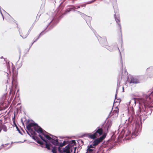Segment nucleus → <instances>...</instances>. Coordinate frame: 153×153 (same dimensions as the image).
<instances>
[{
  "label": "nucleus",
  "instance_id": "obj_1",
  "mask_svg": "<svg viewBox=\"0 0 153 153\" xmlns=\"http://www.w3.org/2000/svg\"><path fill=\"white\" fill-rule=\"evenodd\" d=\"M134 99L135 104H136V101H138V103H139V104L143 103V104L145 108V110H144V111L146 112V109L147 108L153 107L152 105V100L151 97L149 96L148 97L146 100H145L144 99L138 98H134Z\"/></svg>",
  "mask_w": 153,
  "mask_h": 153
},
{
  "label": "nucleus",
  "instance_id": "obj_6",
  "mask_svg": "<svg viewBox=\"0 0 153 153\" xmlns=\"http://www.w3.org/2000/svg\"><path fill=\"white\" fill-rule=\"evenodd\" d=\"M35 125H36V123H30L26 126L27 129L29 132H30L32 135H35L36 134V132L31 128L32 127H34Z\"/></svg>",
  "mask_w": 153,
  "mask_h": 153
},
{
  "label": "nucleus",
  "instance_id": "obj_34",
  "mask_svg": "<svg viewBox=\"0 0 153 153\" xmlns=\"http://www.w3.org/2000/svg\"><path fill=\"white\" fill-rule=\"evenodd\" d=\"M81 6L82 7H83V6H82V5Z\"/></svg>",
  "mask_w": 153,
  "mask_h": 153
},
{
  "label": "nucleus",
  "instance_id": "obj_11",
  "mask_svg": "<svg viewBox=\"0 0 153 153\" xmlns=\"http://www.w3.org/2000/svg\"><path fill=\"white\" fill-rule=\"evenodd\" d=\"M71 147L69 144L67 145L63 149L62 152L66 153H70V149Z\"/></svg>",
  "mask_w": 153,
  "mask_h": 153
},
{
  "label": "nucleus",
  "instance_id": "obj_27",
  "mask_svg": "<svg viewBox=\"0 0 153 153\" xmlns=\"http://www.w3.org/2000/svg\"><path fill=\"white\" fill-rule=\"evenodd\" d=\"M27 134L30 136V133H29V132L27 131Z\"/></svg>",
  "mask_w": 153,
  "mask_h": 153
},
{
  "label": "nucleus",
  "instance_id": "obj_12",
  "mask_svg": "<svg viewBox=\"0 0 153 153\" xmlns=\"http://www.w3.org/2000/svg\"><path fill=\"white\" fill-rule=\"evenodd\" d=\"M33 128L36 132L39 133L42 131V128L39 126L36 123V125L34 126Z\"/></svg>",
  "mask_w": 153,
  "mask_h": 153
},
{
  "label": "nucleus",
  "instance_id": "obj_3",
  "mask_svg": "<svg viewBox=\"0 0 153 153\" xmlns=\"http://www.w3.org/2000/svg\"><path fill=\"white\" fill-rule=\"evenodd\" d=\"M39 136L42 140L46 143L45 147L48 150H50L51 149L50 147L52 148L53 149H52V152L53 153H56V147L55 146L53 147L50 143H48V141L45 140L41 135L39 134Z\"/></svg>",
  "mask_w": 153,
  "mask_h": 153
},
{
  "label": "nucleus",
  "instance_id": "obj_17",
  "mask_svg": "<svg viewBox=\"0 0 153 153\" xmlns=\"http://www.w3.org/2000/svg\"><path fill=\"white\" fill-rule=\"evenodd\" d=\"M50 135L51 136H52V137H51V139L50 140H58L57 139V137H56L55 136H53L51 134H50Z\"/></svg>",
  "mask_w": 153,
  "mask_h": 153
},
{
  "label": "nucleus",
  "instance_id": "obj_4",
  "mask_svg": "<svg viewBox=\"0 0 153 153\" xmlns=\"http://www.w3.org/2000/svg\"><path fill=\"white\" fill-rule=\"evenodd\" d=\"M106 137V134H103L102 136L99 138H96L93 142V144H91L94 147H95L100 142H102L105 138Z\"/></svg>",
  "mask_w": 153,
  "mask_h": 153
},
{
  "label": "nucleus",
  "instance_id": "obj_5",
  "mask_svg": "<svg viewBox=\"0 0 153 153\" xmlns=\"http://www.w3.org/2000/svg\"><path fill=\"white\" fill-rule=\"evenodd\" d=\"M114 17L115 18V19L117 23L118 24V26L117 29V30L118 31V32L119 33V37L120 38H122V31H121V27L120 24V18L119 17L117 18H116V15H114Z\"/></svg>",
  "mask_w": 153,
  "mask_h": 153
},
{
  "label": "nucleus",
  "instance_id": "obj_20",
  "mask_svg": "<svg viewBox=\"0 0 153 153\" xmlns=\"http://www.w3.org/2000/svg\"><path fill=\"white\" fill-rule=\"evenodd\" d=\"M71 144H75V143H76V142H75V140H72L71 141Z\"/></svg>",
  "mask_w": 153,
  "mask_h": 153
},
{
  "label": "nucleus",
  "instance_id": "obj_15",
  "mask_svg": "<svg viewBox=\"0 0 153 153\" xmlns=\"http://www.w3.org/2000/svg\"><path fill=\"white\" fill-rule=\"evenodd\" d=\"M49 140L50 142L55 146H59V143L58 142V140Z\"/></svg>",
  "mask_w": 153,
  "mask_h": 153
},
{
  "label": "nucleus",
  "instance_id": "obj_13",
  "mask_svg": "<svg viewBox=\"0 0 153 153\" xmlns=\"http://www.w3.org/2000/svg\"><path fill=\"white\" fill-rule=\"evenodd\" d=\"M40 133H42L48 140L51 139V137L47 134L48 133L42 129V131Z\"/></svg>",
  "mask_w": 153,
  "mask_h": 153
},
{
  "label": "nucleus",
  "instance_id": "obj_8",
  "mask_svg": "<svg viewBox=\"0 0 153 153\" xmlns=\"http://www.w3.org/2000/svg\"><path fill=\"white\" fill-rule=\"evenodd\" d=\"M95 147H94L92 145H88L87 149V152L88 153H93L95 152Z\"/></svg>",
  "mask_w": 153,
  "mask_h": 153
},
{
  "label": "nucleus",
  "instance_id": "obj_21",
  "mask_svg": "<svg viewBox=\"0 0 153 153\" xmlns=\"http://www.w3.org/2000/svg\"><path fill=\"white\" fill-rule=\"evenodd\" d=\"M58 151L59 152H62V151L61 149V148L60 147H58Z\"/></svg>",
  "mask_w": 153,
  "mask_h": 153
},
{
  "label": "nucleus",
  "instance_id": "obj_22",
  "mask_svg": "<svg viewBox=\"0 0 153 153\" xmlns=\"http://www.w3.org/2000/svg\"><path fill=\"white\" fill-rule=\"evenodd\" d=\"M71 9H70V8H69V9H67L66 11H65V12L66 13H67V12H69L71 10Z\"/></svg>",
  "mask_w": 153,
  "mask_h": 153
},
{
  "label": "nucleus",
  "instance_id": "obj_26",
  "mask_svg": "<svg viewBox=\"0 0 153 153\" xmlns=\"http://www.w3.org/2000/svg\"><path fill=\"white\" fill-rule=\"evenodd\" d=\"M108 49L109 50V51H112V49H110V48H108Z\"/></svg>",
  "mask_w": 153,
  "mask_h": 153
},
{
  "label": "nucleus",
  "instance_id": "obj_7",
  "mask_svg": "<svg viewBox=\"0 0 153 153\" xmlns=\"http://www.w3.org/2000/svg\"><path fill=\"white\" fill-rule=\"evenodd\" d=\"M19 33L21 36L23 38H26L29 34V33L24 30L20 31Z\"/></svg>",
  "mask_w": 153,
  "mask_h": 153
},
{
  "label": "nucleus",
  "instance_id": "obj_29",
  "mask_svg": "<svg viewBox=\"0 0 153 153\" xmlns=\"http://www.w3.org/2000/svg\"><path fill=\"white\" fill-rule=\"evenodd\" d=\"M152 95H153V91L151 92Z\"/></svg>",
  "mask_w": 153,
  "mask_h": 153
},
{
  "label": "nucleus",
  "instance_id": "obj_10",
  "mask_svg": "<svg viewBox=\"0 0 153 153\" xmlns=\"http://www.w3.org/2000/svg\"><path fill=\"white\" fill-rule=\"evenodd\" d=\"M32 136V138L38 144H39L42 145L41 146L43 147L42 145L44 144L43 142L41 141L37 137L34 136L35 135H33Z\"/></svg>",
  "mask_w": 153,
  "mask_h": 153
},
{
  "label": "nucleus",
  "instance_id": "obj_9",
  "mask_svg": "<svg viewBox=\"0 0 153 153\" xmlns=\"http://www.w3.org/2000/svg\"><path fill=\"white\" fill-rule=\"evenodd\" d=\"M130 79L128 81L130 84H137L140 83L139 80L136 78L132 77L130 78Z\"/></svg>",
  "mask_w": 153,
  "mask_h": 153
},
{
  "label": "nucleus",
  "instance_id": "obj_28",
  "mask_svg": "<svg viewBox=\"0 0 153 153\" xmlns=\"http://www.w3.org/2000/svg\"><path fill=\"white\" fill-rule=\"evenodd\" d=\"M76 7L77 8H79L80 7V6H76Z\"/></svg>",
  "mask_w": 153,
  "mask_h": 153
},
{
  "label": "nucleus",
  "instance_id": "obj_24",
  "mask_svg": "<svg viewBox=\"0 0 153 153\" xmlns=\"http://www.w3.org/2000/svg\"><path fill=\"white\" fill-rule=\"evenodd\" d=\"M16 128L17 129V130L18 131H19V129L18 128V126H16Z\"/></svg>",
  "mask_w": 153,
  "mask_h": 153
},
{
  "label": "nucleus",
  "instance_id": "obj_14",
  "mask_svg": "<svg viewBox=\"0 0 153 153\" xmlns=\"http://www.w3.org/2000/svg\"><path fill=\"white\" fill-rule=\"evenodd\" d=\"M119 111V109L117 106L112 112V115H114L115 116L117 117Z\"/></svg>",
  "mask_w": 153,
  "mask_h": 153
},
{
  "label": "nucleus",
  "instance_id": "obj_31",
  "mask_svg": "<svg viewBox=\"0 0 153 153\" xmlns=\"http://www.w3.org/2000/svg\"><path fill=\"white\" fill-rule=\"evenodd\" d=\"M107 42V40H106V38H105L104 39Z\"/></svg>",
  "mask_w": 153,
  "mask_h": 153
},
{
  "label": "nucleus",
  "instance_id": "obj_30",
  "mask_svg": "<svg viewBox=\"0 0 153 153\" xmlns=\"http://www.w3.org/2000/svg\"><path fill=\"white\" fill-rule=\"evenodd\" d=\"M140 109V108H139V109H140V112H141V109Z\"/></svg>",
  "mask_w": 153,
  "mask_h": 153
},
{
  "label": "nucleus",
  "instance_id": "obj_2",
  "mask_svg": "<svg viewBox=\"0 0 153 153\" xmlns=\"http://www.w3.org/2000/svg\"><path fill=\"white\" fill-rule=\"evenodd\" d=\"M103 134V129L100 127H97L93 133H88L86 136L92 139H95L97 137H99Z\"/></svg>",
  "mask_w": 153,
  "mask_h": 153
},
{
  "label": "nucleus",
  "instance_id": "obj_32",
  "mask_svg": "<svg viewBox=\"0 0 153 153\" xmlns=\"http://www.w3.org/2000/svg\"><path fill=\"white\" fill-rule=\"evenodd\" d=\"M36 41V40H35V41H34L32 43V44H33L34 42H35Z\"/></svg>",
  "mask_w": 153,
  "mask_h": 153
},
{
  "label": "nucleus",
  "instance_id": "obj_16",
  "mask_svg": "<svg viewBox=\"0 0 153 153\" xmlns=\"http://www.w3.org/2000/svg\"><path fill=\"white\" fill-rule=\"evenodd\" d=\"M2 129H3L4 131L5 132L7 131V128L6 126L4 125L1 124L0 125V132Z\"/></svg>",
  "mask_w": 153,
  "mask_h": 153
},
{
  "label": "nucleus",
  "instance_id": "obj_19",
  "mask_svg": "<svg viewBox=\"0 0 153 153\" xmlns=\"http://www.w3.org/2000/svg\"><path fill=\"white\" fill-rule=\"evenodd\" d=\"M30 47H29L27 50H25V53H27L29 52V51L30 50Z\"/></svg>",
  "mask_w": 153,
  "mask_h": 153
},
{
  "label": "nucleus",
  "instance_id": "obj_18",
  "mask_svg": "<svg viewBox=\"0 0 153 153\" xmlns=\"http://www.w3.org/2000/svg\"><path fill=\"white\" fill-rule=\"evenodd\" d=\"M66 141H64L62 143H59V146L60 147H62L64 146H65L66 144Z\"/></svg>",
  "mask_w": 153,
  "mask_h": 153
},
{
  "label": "nucleus",
  "instance_id": "obj_25",
  "mask_svg": "<svg viewBox=\"0 0 153 153\" xmlns=\"http://www.w3.org/2000/svg\"><path fill=\"white\" fill-rule=\"evenodd\" d=\"M76 147H75L74 148V153H76L75 151H76Z\"/></svg>",
  "mask_w": 153,
  "mask_h": 153
},
{
  "label": "nucleus",
  "instance_id": "obj_23",
  "mask_svg": "<svg viewBox=\"0 0 153 153\" xmlns=\"http://www.w3.org/2000/svg\"><path fill=\"white\" fill-rule=\"evenodd\" d=\"M16 128L17 129V130L18 131H19V129L18 128V126H16Z\"/></svg>",
  "mask_w": 153,
  "mask_h": 153
},
{
  "label": "nucleus",
  "instance_id": "obj_35",
  "mask_svg": "<svg viewBox=\"0 0 153 153\" xmlns=\"http://www.w3.org/2000/svg\"><path fill=\"white\" fill-rule=\"evenodd\" d=\"M29 32V31H28V32L29 33V32ZM29 33H30V32H29Z\"/></svg>",
  "mask_w": 153,
  "mask_h": 153
},
{
  "label": "nucleus",
  "instance_id": "obj_33",
  "mask_svg": "<svg viewBox=\"0 0 153 153\" xmlns=\"http://www.w3.org/2000/svg\"><path fill=\"white\" fill-rule=\"evenodd\" d=\"M1 14H2V15L3 16L2 14V13L1 12Z\"/></svg>",
  "mask_w": 153,
  "mask_h": 153
}]
</instances>
